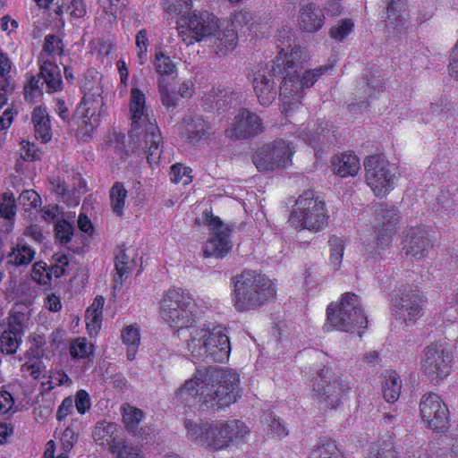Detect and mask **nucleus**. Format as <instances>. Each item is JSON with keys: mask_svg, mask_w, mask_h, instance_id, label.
Segmentation results:
<instances>
[{"mask_svg": "<svg viewBox=\"0 0 458 458\" xmlns=\"http://www.w3.org/2000/svg\"><path fill=\"white\" fill-rule=\"evenodd\" d=\"M239 374L232 369L210 367L198 370L195 376L184 382L175 392V397L201 410H220L237 400Z\"/></svg>", "mask_w": 458, "mask_h": 458, "instance_id": "1", "label": "nucleus"}, {"mask_svg": "<svg viewBox=\"0 0 458 458\" xmlns=\"http://www.w3.org/2000/svg\"><path fill=\"white\" fill-rule=\"evenodd\" d=\"M307 60L303 49L293 48L292 52L281 55L274 66V72L283 74L284 79L280 86L279 98L284 105L294 106L303 97L305 89H309L329 69L332 65H321L309 70L300 75L302 64Z\"/></svg>", "mask_w": 458, "mask_h": 458, "instance_id": "2", "label": "nucleus"}, {"mask_svg": "<svg viewBox=\"0 0 458 458\" xmlns=\"http://www.w3.org/2000/svg\"><path fill=\"white\" fill-rule=\"evenodd\" d=\"M232 280V301L238 311L258 309L276 298L275 284L255 270H245Z\"/></svg>", "mask_w": 458, "mask_h": 458, "instance_id": "3", "label": "nucleus"}, {"mask_svg": "<svg viewBox=\"0 0 458 458\" xmlns=\"http://www.w3.org/2000/svg\"><path fill=\"white\" fill-rule=\"evenodd\" d=\"M187 349L193 358L208 362H224L231 351L225 328L220 325L191 327Z\"/></svg>", "mask_w": 458, "mask_h": 458, "instance_id": "4", "label": "nucleus"}, {"mask_svg": "<svg viewBox=\"0 0 458 458\" xmlns=\"http://www.w3.org/2000/svg\"><path fill=\"white\" fill-rule=\"evenodd\" d=\"M145 104L144 93L137 88H132L130 102L132 129L130 136H135V131L145 126L144 148H146L147 160L150 165H157L160 161L164 141L157 125L148 121V114H145Z\"/></svg>", "mask_w": 458, "mask_h": 458, "instance_id": "5", "label": "nucleus"}, {"mask_svg": "<svg viewBox=\"0 0 458 458\" xmlns=\"http://www.w3.org/2000/svg\"><path fill=\"white\" fill-rule=\"evenodd\" d=\"M368 324L360 297L353 293H345L341 301L330 303L327 309L325 332L338 330L351 333L357 328H365Z\"/></svg>", "mask_w": 458, "mask_h": 458, "instance_id": "6", "label": "nucleus"}, {"mask_svg": "<svg viewBox=\"0 0 458 458\" xmlns=\"http://www.w3.org/2000/svg\"><path fill=\"white\" fill-rule=\"evenodd\" d=\"M193 300L184 290L170 289L161 301L162 318L177 332L183 329L191 331L193 322Z\"/></svg>", "mask_w": 458, "mask_h": 458, "instance_id": "7", "label": "nucleus"}, {"mask_svg": "<svg viewBox=\"0 0 458 458\" xmlns=\"http://www.w3.org/2000/svg\"><path fill=\"white\" fill-rule=\"evenodd\" d=\"M399 221V210L394 206L386 203L377 204L374 209L372 239L363 240L367 250L376 255L388 248L396 233Z\"/></svg>", "mask_w": 458, "mask_h": 458, "instance_id": "8", "label": "nucleus"}, {"mask_svg": "<svg viewBox=\"0 0 458 458\" xmlns=\"http://www.w3.org/2000/svg\"><path fill=\"white\" fill-rule=\"evenodd\" d=\"M328 215L325 203L315 197L313 191L308 190L296 200V208L291 214L289 221L301 229L319 232L327 225Z\"/></svg>", "mask_w": 458, "mask_h": 458, "instance_id": "9", "label": "nucleus"}, {"mask_svg": "<svg viewBox=\"0 0 458 458\" xmlns=\"http://www.w3.org/2000/svg\"><path fill=\"white\" fill-rule=\"evenodd\" d=\"M363 165L367 184L377 197H385L394 188L398 169L383 156L367 157Z\"/></svg>", "mask_w": 458, "mask_h": 458, "instance_id": "10", "label": "nucleus"}, {"mask_svg": "<svg viewBox=\"0 0 458 458\" xmlns=\"http://www.w3.org/2000/svg\"><path fill=\"white\" fill-rule=\"evenodd\" d=\"M349 391V383L329 368L320 370L319 379L313 386L315 400L322 409H336Z\"/></svg>", "mask_w": 458, "mask_h": 458, "instance_id": "11", "label": "nucleus"}, {"mask_svg": "<svg viewBox=\"0 0 458 458\" xmlns=\"http://www.w3.org/2000/svg\"><path fill=\"white\" fill-rule=\"evenodd\" d=\"M217 29V18L207 11L199 13L190 12L188 15L180 17L177 21L178 33L187 45L210 38Z\"/></svg>", "mask_w": 458, "mask_h": 458, "instance_id": "12", "label": "nucleus"}, {"mask_svg": "<svg viewBox=\"0 0 458 458\" xmlns=\"http://www.w3.org/2000/svg\"><path fill=\"white\" fill-rule=\"evenodd\" d=\"M294 147L284 140H276L258 148L252 161L259 172L286 168L292 164Z\"/></svg>", "mask_w": 458, "mask_h": 458, "instance_id": "13", "label": "nucleus"}, {"mask_svg": "<svg viewBox=\"0 0 458 458\" xmlns=\"http://www.w3.org/2000/svg\"><path fill=\"white\" fill-rule=\"evenodd\" d=\"M202 219L211 232V237L204 246V256L206 258H224L232 249L231 228L208 209L202 212Z\"/></svg>", "mask_w": 458, "mask_h": 458, "instance_id": "14", "label": "nucleus"}, {"mask_svg": "<svg viewBox=\"0 0 458 458\" xmlns=\"http://www.w3.org/2000/svg\"><path fill=\"white\" fill-rule=\"evenodd\" d=\"M453 355L442 344H433L424 350L423 373L431 382L446 377L452 370Z\"/></svg>", "mask_w": 458, "mask_h": 458, "instance_id": "15", "label": "nucleus"}, {"mask_svg": "<svg viewBox=\"0 0 458 458\" xmlns=\"http://www.w3.org/2000/svg\"><path fill=\"white\" fill-rule=\"evenodd\" d=\"M420 414L427 427L444 432L449 427V411L446 404L434 393L424 394L420 402Z\"/></svg>", "mask_w": 458, "mask_h": 458, "instance_id": "16", "label": "nucleus"}, {"mask_svg": "<svg viewBox=\"0 0 458 458\" xmlns=\"http://www.w3.org/2000/svg\"><path fill=\"white\" fill-rule=\"evenodd\" d=\"M425 302L420 292L404 288L393 301L394 316L401 323H412L422 316Z\"/></svg>", "mask_w": 458, "mask_h": 458, "instance_id": "17", "label": "nucleus"}, {"mask_svg": "<svg viewBox=\"0 0 458 458\" xmlns=\"http://www.w3.org/2000/svg\"><path fill=\"white\" fill-rule=\"evenodd\" d=\"M104 103L102 99H89L85 97L81 99L80 106L75 111V116L80 115L81 122L79 124L78 131L84 140L92 137V133L96 127L98 126L99 118L102 114Z\"/></svg>", "mask_w": 458, "mask_h": 458, "instance_id": "18", "label": "nucleus"}, {"mask_svg": "<svg viewBox=\"0 0 458 458\" xmlns=\"http://www.w3.org/2000/svg\"><path fill=\"white\" fill-rule=\"evenodd\" d=\"M263 131L262 119L248 109H242L234 116L226 135L234 140H246L255 137Z\"/></svg>", "mask_w": 458, "mask_h": 458, "instance_id": "19", "label": "nucleus"}, {"mask_svg": "<svg viewBox=\"0 0 458 458\" xmlns=\"http://www.w3.org/2000/svg\"><path fill=\"white\" fill-rule=\"evenodd\" d=\"M403 244L404 254L415 259H421L426 257L433 246L428 233L420 227L409 228L406 231Z\"/></svg>", "mask_w": 458, "mask_h": 458, "instance_id": "20", "label": "nucleus"}, {"mask_svg": "<svg viewBox=\"0 0 458 458\" xmlns=\"http://www.w3.org/2000/svg\"><path fill=\"white\" fill-rule=\"evenodd\" d=\"M274 66H276L275 63H273L271 69L267 72L259 71L253 79L255 94L259 103L264 107L270 106L275 101L277 95L274 77L280 74L274 72Z\"/></svg>", "mask_w": 458, "mask_h": 458, "instance_id": "21", "label": "nucleus"}, {"mask_svg": "<svg viewBox=\"0 0 458 458\" xmlns=\"http://www.w3.org/2000/svg\"><path fill=\"white\" fill-rule=\"evenodd\" d=\"M384 2L386 4V27L387 32L393 36L406 33L409 29L404 14L406 0H384Z\"/></svg>", "mask_w": 458, "mask_h": 458, "instance_id": "22", "label": "nucleus"}, {"mask_svg": "<svg viewBox=\"0 0 458 458\" xmlns=\"http://www.w3.org/2000/svg\"><path fill=\"white\" fill-rule=\"evenodd\" d=\"M325 22L323 11L313 3H307L301 6L298 16V25L301 31L315 33L318 31Z\"/></svg>", "mask_w": 458, "mask_h": 458, "instance_id": "23", "label": "nucleus"}, {"mask_svg": "<svg viewBox=\"0 0 458 458\" xmlns=\"http://www.w3.org/2000/svg\"><path fill=\"white\" fill-rule=\"evenodd\" d=\"M183 123L191 142L197 143L202 139L208 138L210 127L201 115L188 114L183 118Z\"/></svg>", "mask_w": 458, "mask_h": 458, "instance_id": "24", "label": "nucleus"}, {"mask_svg": "<svg viewBox=\"0 0 458 458\" xmlns=\"http://www.w3.org/2000/svg\"><path fill=\"white\" fill-rule=\"evenodd\" d=\"M35 136L42 143H47L52 139L50 116L46 107L36 106L32 112Z\"/></svg>", "mask_w": 458, "mask_h": 458, "instance_id": "25", "label": "nucleus"}, {"mask_svg": "<svg viewBox=\"0 0 458 458\" xmlns=\"http://www.w3.org/2000/svg\"><path fill=\"white\" fill-rule=\"evenodd\" d=\"M237 32L233 26L227 25L223 30H218L210 38L216 47L217 52L225 55L235 48L237 45Z\"/></svg>", "mask_w": 458, "mask_h": 458, "instance_id": "26", "label": "nucleus"}, {"mask_svg": "<svg viewBox=\"0 0 458 458\" xmlns=\"http://www.w3.org/2000/svg\"><path fill=\"white\" fill-rule=\"evenodd\" d=\"M335 174L341 177L354 176L360 168V159L354 154L345 153L332 161Z\"/></svg>", "mask_w": 458, "mask_h": 458, "instance_id": "27", "label": "nucleus"}, {"mask_svg": "<svg viewBox=\"0 0 458 458\" xmlns=\"http://www.w3.org/2000/svg\"><path fill=\"white\" fill-rule=\"evenodd\" d=\"M40 77L44 79L50 92L62 89V76L59 67L50 61H44L40 65Z\"/></svg>", "mask_w": 458, "mask_h": 458, "instance_id": "28", "label": "nucleus"}, {"mask_svg": "<svg viewBox=\"0 0 458 458\" xmlns=\"http://www.w3.org/2000/svg\"><path fill=\"white\" fill-rule=\"evenodd\" d=\"M35 250L26 242H20L7 255V263L16 266H28L35 257Z\"/></svg>", "mask_w": 458, "mask_h": 458, "instance_id": "29", "label": "nucleus"}, {"mask_svg": "<svg viewBox=\"0 0 458 458\" xmlns=\"http://www.w3.org/2000/svg\"><path fill=\"white\" fill-rule=\"evenodd\" d=\"M382 392L383 396L388 403H394L398 400L402 388V382L398 374L394 371H387L383 376Z\"/></svg>", "mask_w": 458, "mask_h": 458, "instance_id": "30", "label": "nucleus"}, {"mask_svg": "<svg viewBox=\"0 0 458 458\" xmlns=\"http://www.w3.org/2000/svg\"><path fill=\"white\" fill-rule=\"evenodd\" d=\"M184 426L189 439L208 448L210 423H196L191 420H185Z\"/></svg>", "mask_w": 458, "mask_h": 458, "instance_id": "31", "label": "nucleus"}, {"mask_svg": "<svg viewBox=\"0 0 458 458\" xmlns=\"http://www.w3.org/2000/svg\"><path fill=\"white\" fill-rule=\"evenodd\" d=\"M134 265V261L130 258L125 250L122 247H118L115 250V275L114 281L116 284H123L124 279H126Z\"/></svg>", "mask_w": 458, "mask_h": 458, "instance_id": "32", "label": "nucleus"}, {"mask_svg": "<svg viewBox=\"0 0 458 458\" xmlns=\"http://www.w3.org/2000/svg\"><path fill=\"white\" fill-rule=\"evenodd\" d=\"M310 458H344L335 441L322 437L319 438L311 450Z\"/></svg>", "mask_w": 458, "mask_h": 458, "instance_id": "33", "label": "nucleus"}, {"mask_svg": "<svg viewBox=\"0 0 458 458\" xmlns=\"http://www.w3.org/2000/svg\"><path fill=\"white\" fill-rule=\"evenodd\" d=\"M262 423L264 425V430L269 437L282 439L289 434L284 422L273 413H265Z\"/></svg>", "mask_w": 458, "mask_h": 458, "instance_id": "34", "label": "nucleus"}, {"mask_svg": "<svg viewBox=\"0 0 458 458\" xmlns=\"http://www.w3.org/2000/svg\"><path fill=\"white\" fill-rule=\"evenodd\" d=\"M223 421L210 423L208 449L219 451L228 447V438Z\"/></svg>", "mask_w": 458, "mask_h": 458, "instance_id": "35", "label": "nucleus"}, {"mask_svg": "<svg viewBox=\"0 0 458 458\" xmlns=\"http://www.w3.org/2000/svg\"><path fill=\"white\" fill-rule=\"evenodd\" d=\"M276 38L278 42L280 51L276 59L273 60V63L275 64L281 55H284V54L292 52L293 48L301 49L300 46L295 44V33L289 26L284 25L278 30L276 34Z\"/></svg>", "mask_w": 458, "mask_h": 458, "instance_id": "36", "label": "nucleus"}, {"mask_svg": "<svg viewBox=\"0 0 458 458\" xmlns=\"http://www.w3.org/2000/svg\"><path fill=\"white\" fill-rule=\"evenodd\" d=\"M223 425L225 428L226 438L228 440V446L232 443L246 442V437L250 433L249 428L244 422L239 420H232L228 421H223Z\"/></svg>", "mask_w": 458, "mask_h": 458, "instance_id": "37", "label": "nucleus"}, {"mask_svg": "<svg viewBox=\"0 0 458 458\" xmlns=\"http://www.w3.org/2000/svg\"><path fill=\"white\" fill-rule=\"evenodd\" d=\"M223 425L225 428L226 438L228 440V446L232 443L246 442V437L250 433L249 428L244 422L239 420H232L228 421H223Z\"/></svg>", "mask_w": 458, "mask_h": 458, "instance_id": "38", "label": "nucleus"}, {"mask_svg": "<svg viewBox=\"0 0 458 458\" xmlns=\"http://www.w3.org/2000/svg\"><path fill=\"white\" fill-rule=\"evenodd\" d=\"M122 340L127 346V359L129 360H134L140 343L139 327L133 325L127 326L122 333Z\"/></svg>", "mask_w": 458, "mask_h": 458, "instance_id": "39", "label": "nucleus"}, {"mask_svg": "<svg viewBox=\"0 0 458 458\" xmlns=\"http://www.w3.org/2000/svg\"><path fill=\"white\" fill-rule=\"evenodd\" d=\"M241 97V93L235 91L233 88H217L212 89L208 93V99H212L218 108L225 105H232L233 101H237Z\"/></svg>", "mask_w": 458, "mask_h": 458, "instance_id": "40", "label": "nucleus"}, {"mask_svg": "<svg viewBox=\"0 0 458 458\" xmlns=\"http://www.w3.org/2000/svg\"><path fill=\"white\" fill-rule=\"evenodd\" d=\"M64 13H69L72 19L84 17L87 13L84 0H61V3L55 10V13L61 16Z\"/></svg>", "mask_w": 458, "mask_h": 458, "instance_id": "41", "label": "nucleus"}, {"mask_svg": "<svg viewBox=\"0 0 458 458\" xmlns=\"http://www.w3.org/2000/svg\"><path fill=\"white\" fill-rule=\"evenodd\" d=\"M368 458H401V455L399 447L388 439L373 445Z\"/></svg>", "mask_w": 458, "mask_h": 458, "instance_id": "42", "label": "nucleus"}, {"mask_svg": "<svg viewBox=\"0 0 458 458\" xmlns=\"http://www.w3.org/2000/svg\"><path fill=\"white\" fill-rule=\"evenodd\" d=\"M116 430V424L111 422L101 421L97 423L92 432V436L96 443L98 445H110L114 441V433Z\"/></svg>", "mask_w": 458, "mask_h": 458, "instance_id": "43", "label": "nucleus"}, {"mask_svg": "<svg viewBox=\"0 0 458 458\" xmlns=\"http://www.w3.org/2000/svg\"><path fill=\"white\" fill-rule=\"evenodd\" d=\"M20 342L21 333L16 327L4 330L0 336L1 352L9 355L15 353Z\"/></svg>", "mask_w": 458, "mask_h": 458, "instance_id": "44", "label": "nucleus"}, {"mask_svg": "<svg viewBox=\"0 0 458 458\" xmlns=\"http://www.w3.org/2000/svg\"><path fill=\"white\" fill-rule=\"evenodd\" d=\"M110 201L112 210L114 214L121 216L123 214L124 202L127 196V191L122 182H116L110 190Z\"/></svg>", "mask_w": 458, "mask_h": 458, "instance_id": "45", "label": "nucleus"}, {"mask_svg": "<svg viewBox=\"0 0 458 458\" xmlns=\"http://www.w3.org/2000/svg\"><path fill=\"white\" fill-rule=\"evenodd\" d=\"M123 420L127 430L134 433L138 428L140 422L143 419V411L130 404L123 405Z\"/></svg>", "mask_w": 458, "mask_h": 458, "instance_id": "46", "label": "nucleus"}, {"mask_svg": "<svg viewBox=\"0 0 458 458\" xmlns=\"http://www.w3.org/2000/svg\"><path fill=\"white\" fill-rule=\"evenodd\" d=\"M157 88L162 105L167 111L174 110L178 106L179 98L174 90H169L168 84L164 78H159Z\"/></svg>", "mask_w": 458, "mask_h": 458, "instance_id": "47", "label": "nucleus"}, {"mask_svg": "<svg viewBox=\"0 0 458 458\" xmlns=\"http://www.w3.org/2000/svg\"><path fill=\"white\" fill-rule=\"evenodd\" d=\"M328 244L330 247V266L332 267L333 270L337 271L341 267V262L344 256V242L340 237L333 235L330 237Z\"/></svg>", "mask_w": 458, "mask_h": 458, "instance_id": "48", "label": "nucleus"}, {"mask_svg": "<svg viewBox=\"0 0 458 458\" xmlns=\"http://www.w3.org/2000/svg\"><path fill=\"white\" fill-rule=\"evenodd\" d=\"M12 64L7 55L0 52V89L13 92L14 86L11 81L10 72Z\"/></svg>", "mask_w": 458, "mask_h": 458, "instance_id": "49", "label": "nucleus"}, {"mask_svg": "<svg viewBox=\"0 0 458 458\" xmlns=\"http://www.w3.org/2000/svg\"><path fill=\"white\" fill-rule=\"evenodd\" d=\"M16 215V202L13 192H5L0 197V216L13 221Z\"/></svg>", "mask_w": 458, "mask_h": 458, "instance_id": "50", "label": "nucleus"}, {"mask_svg": "<svg viewBox=\"0 0 458 458\" xmlns=\"http://www.w3.org/2000/svg\"><path fill=\"white\" fill-rule=\"evenodd\" d=\"M191 4V0H164L163 9L168 13L183 17L190 13Z\"/></svg>", "mask_w": 458, "mask_h": 458, "instance_id": "51", "label": "nucleus"}, {"mask_svg": "<svg viewBox=\"0 0 458 458\" xmlns=\"http://www.w3.org/2000/svg\"><path fill=\"white\" fill-rule=\"evenodd\" d=\"M155 69L160 75H172L176 72V65L170 56L163 52L155 55Z\"/></svg>", "mask_w": 458, "mask_h": 458, "instance_id": "52", "label": "nucleus"}, {"mask_svg": "<svg viewBox=\"0 0 458 458\" xmlns=\"http://www.w3.org/2000/svg\"><path fill=\"white\" fill-rule=\"evenodd\" d=\"M18 203L24 207L25 211H29L40 207L41 198L35 191L25 190L20 194Z\"/></svg>", "mask_w": 458, "mask_h": 458, "instance_id": "53", "label": "nucleus"}, {"mask_svg": "<svg viewBox=\"0 0 458 458\" xmlns=\"http://www.w3.org/2000/svg\"><path fill=\"white\" fill-rule=\"evenodd\" d=\"M191 169L190 167L175 164L171 167L170 179L174 183L182 182L183 185H186L191 182Z\"/></svg>", "mask_w": 458, "mask_h": 458, "instance_id": "54", "label": "nucleus"}, {"mask_svg": "<svg viewBox=\"0 0 458 458\" xmlns=\"http://www.w3.org/2000/svg\"><path fill=\"white\" fill-rule=\"evenodd\" d=\"M73 230V225L65 220L57 221L55 225V237L62 243H67L72 240Z\"/></svg>", "mask_w": 458, "mask_h": 458, "instance_id": "55", "label": "nucleus"}, {"mask_svg": "<svg viewBox=\"0 0 458 458\" xmlns=\"http://www.w3.org/2000/svg\"><path fill=\"white\" fill-rule=\"evenodd\" d=\"M352 27L353 23L351 20H342L336 26L330 29V37L338 41H342L351 33Z\"/></svg>", "mask_w": 458, "mask_h": 458, "instance_id": "56", "label": "nucleus"}, {"mask_svg": "<svg viewBox=\"0 0 458 458\" xmlns=\"http://www.w3.org/2000/svg\"><path fill=\"white\" fill-rule=\"evenodd\" d=\"M70 352L73 358H87L93 352L92 345L86 339L78 338L72 344Z\"/></svg>", "mask_w": 458, "mask_h": 458, "instance_id": "57", "label": "nucleus"}, {"mask_svg": "<svg viewBox=\"0 0 458 458\" xmlns=\"http://www.w3.org/2000/svg\"><path fill=\"white\" fill-rule=\"evenodd\" d=\"M54 187L55 193L61 196L64 202L72 206L79 204V197L75 196V192L71 191L65 182H57Z\"/></svg>", "mask_w": 458, "mask_h": 458, "instance_id": "58", "label": "nucleus"}, {"mask_svg": "<svg viewBox=\"0 0 458 458\" xmlns=\"http://www.w3.org/2000/svg\"><path fill=\"white\" fill-rule=\"evenodd\" d=\"M148 46V33L146 30H140L136 35V47L138 49V59L140 64H144L147 59Z\"/></svg>", "mask_w": 458, "mask_h": 458, "instance_id": "59", "label": "nucleus"}, {"mask_svg": "<svg viewBox=\"0 0 458 458\" xmlns=\"http://www.w3.org/2000/svg\"><path fill=\"white\" fill-rule=\"evenodd\" d=\"M43 49H44V51H46L48 54L62 55L63 54L62 39L54 34L47 35L45 38Z\"/></svg>", "mask_w": 458, "mask_h": 458, "instance_id": "60", "label": "nucleus"}, {"mask_svg": "<svg viewBox=\"0 0 458 458\" xmlns=\"http://www.w3.org/2000/svg\"><path fill=\"white\" fill-rule=\"evenodd\" d=\"M252 21V14L249 11L242 10L234 14L232 23L229 25L233 26L234 30H236L237 27L246 26L251 30L253 25Z\"/></svg>", "mask_w": 458, "mask_h": 458, "instance_id": "61", "label": "nucleus"}, {"mask_svg": "<svg viewBox=\"0 0 458 458\" xmlns=\"http://www.w3.org/2000/svg\"><path fill=\"white\" fill-rule=\"evenodd\" d=\"M48 269L44 262H36L32 268V279L40 284H47L49 282Z\"/></svg>", "mask_w": 458, "mask_h": 458, "instance_id": "62", "label": "nucleus"}, {"mask_svg": "<svg viewBox=\"0 0 458 458\" xmlns=\"http://www.w3.org/2000/svg\"><path fill=\"white\" fill-rule=\"evenodd\" d=\"M91 401L89 394L85 390H79L75 395V407L79 413L84 414L90 409Z\"/></svg>", "mask_w": 458, "mask_h": 458, "instance_id": "63", "label": "nucleus"}, {"mask_svg": "<svg viewBox=\"0 0 458 458\" xmlns=\"http://www.w3.org/2000/svg\"><path fill=\"white\" fill-rule=\"evenodd\" d=\"M115 458H144V456L139 447L123 445Z\"/></svg>", "mask_w": 458, "mask_h": 458, "instance_id": "64", "label": "nucleus"}]
</instances>
